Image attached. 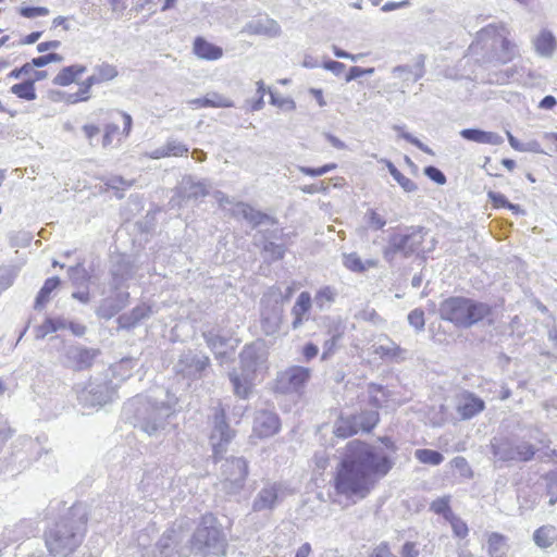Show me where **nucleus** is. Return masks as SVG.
Masks as SVG:
<instances>
[{"label":"nucleus","mask_w":557,"mask_h":557,"mask_svg":"<svg viewBox=\"0 0 557 557\" xmlns=\"http://www.w3.org/2000/svg\"><path fill=\"white\" fill-rule=\"evenodd\" d=\"M487 553L491 557H502L503 548L506 545V537L497 532L487 535Z\"/></svg>","instance_id":"c756f323"},{"label":"nucleus","mask_w":557,"mask_h":557,"mask_svg":"<svg viewBox=\"0 0 557 557\" xmlns=\"http://www.w3.org/2000/svg\"><path fill=\"white\" fill-rule=\"evenodd\" d=\"M87 72L83 64H72L59 71L53 78V84L60 87H66L72 84H78L79 78Z\"/></svg>","instance_id":"f8f14e48"},{"label":"nucleus","mask_w":557,"mask_h":557,"mask_svg":"<svg viewBox=\"0 0 557 557\" xmlns=\"http://www.w3.org/2000/svg\"><path fill=\"white\" fill-rule=\"evenodd\" d=\"M311 308V296L308 292H302L299 294L293 309L292 313L294 315L293 327H299L305 319V315L309 312Z\"/></svg>","instance_id":"a211bd4d"},{"label":"nucleus","mask_w":557,"mask_h":557,"mask_svg":"<svg viewBox=\"0 0 557 557\" xmlns=\"http://www.w3.org/2000/svg\"><path fill=\"white\" fill-rule=\"evenodd\" d=\"M188 104L193 109H203V108H231L233 107V101L221 94L211 92L205 97L195 98L188 101Z\"/></svg>","instance_id":"dca6fc26"},{"label":"nucleus","mask_w":557,"mask_h":557,"mask_svg":"<svg viewBox=\"0 0 557 557\" xmlns=\"http://www.w3.org/2000/svg\"><path fill=\"white\" fill-rule=\"evenodd\" d=\"M152 313L151 305L141 302L134 307L128 313L120 317L119 322L125 329H133Z\"/></svg>","instance_id":"2eb2a0df"},{"label":"nucleus","mask_w":557,"mask_h":557,"mask_svg":"<svg viewBox=\"0 0 557 557\" xmlns=\"http://www.w3.org/2000/svg\"><path fill=\"white\" fill-rule=\"evenodd\" d=\"M408 321L417 330H422L425 324L423 310H421V309L412 310L408 315Z\"/></svg>","instance_id":"37998d69"},{"label":"nucleus","mask_w":557,"mask_h":557,"mask_svg":"<svg viewBox=\"0 0 557 557\" xmlns=\"http://www.w3.org/2000/svg\"><path fill=\"white\" fill-rule=\"evenodd\" d=\"M556 537V529L553 525H542L537 528L533 533V540L535 544L541 548H547L552 546Z\"/></svg>","instance_id":"393cba45"},{"label":"nucleus","mask_w":557,"mask_h":557,"mask_svg":"<svg viewBox=\"0 0 557 557\" xmlns=\"http://www.w3.org/2000/svg\"><path fill=\"white\" fill-rule=\"evenodd\" d=\"M193 52L202 60L215 61L222 58L223 49L209 42L203 37H196L193 42Z\"/></svg>","instance_id":"ddd939ff"},{"label":"nucleus","mask_w":557,"mask_h":557,"mask_svg":"<svg viewBox=\"0 0 557 557\" xmlns=\"http://www.w3.org/2000/svg\"><path fill=\"white\" fill-rule=\"evenodd\" d=\"M82 131H83L85 137L87 138V140L89 141V144L94 145V139L99 135L101 129L96 124L89 123V124H85L83 126Z\"/></svg>","instance_id":"de8ad7c7"},{"label":"nucleus","mask_w":557,"mask_h":557,"mask_svg":"<svg viewBox=\"0 0 557 557\" xmlns=\"http://www.w3.org/2000/svg\"><path fill=\"white\" fill-rule=\"evenodd\" d=\"M397 450L389 436H380L373 444L361 440L348 442L333 479L336 493L366 498L394 468Z\"/></svg>","instance_id":"f257e3e1"},{"label":"nucleus","mask_w":557,"mask_h":557,"mask_svg":"<svg viewBox=\"0 0 557 557\" xmlns=\"http://www.w3.org/2000/svg\"><path fill=\"white\" fill-rule=\"evenodd\" d=\"M487 197L491 201V205L494 209L507 208L512 212H519V206L510 203L507 198L493 190L487 193Z\"/></svg>","instance_id":"7c9ffc66"},{"label":"nucleus","mask_w":557,"mask_h":557,"mask_svg":"<svg viewBox=\"0 0 557 557\" xmlns=\"http://www.w3.org/2000/svg\"><path fill=\"white\" fill-rule=\"evenodd\" d=\"M401 557H419L420 552L414 542H406L400 550Z\"/></svg>","instance_id":"09e8293b"},{"label":"nucleus","mask_w":557,"mask_h":557,"mask_svg":"<svg viewBox=\"0 0 557 557\" xmlns=\"http://www.w3.org/2000/svg\"><path fill=\"white\" fill-rule=\"evenodd\" d=\"M270 96H271V103L273 106L277 107L278 109L285 110V111L295 110L296 104L293 99H290L288 97H284L276 92H272V91H270Z\"/></svg>","instance_id":"c9c22d12"},{"label":"nucleus","mask_w":557,"mask_h":557,"mask_svg":"<svg viewBox=\"0 0 557 557\" xmlns=\"http://www.w3.org/2000/svg\"><path fill=\"white\" fill-rule=\"evenodd\" d=\"M535 49L539 53L543 55L550 54L555 47L556 41L552 33L543 30L534 41Z\"/></svg>","instance_id":"cd10ccee"},{"label":"nucleus","mask_w":557,"mask_h":557,"mask_svg":"<svg viewBox=\"0 0 557 557\" xmlns=\"http://www.w3.org/2000/svg\"><path fill=\"white\" fill-rule=\"evenodd\" d=\"M343 263L346 269L351 272L362 273L370 268L376 267L377 262L375 260H366L363 261L360 256L356 252H351L344 256Z\"/></svg>","instance_id":"4be33fe9"},{"label":"nucleus","mask_w":557,"mask_h":557,"mask_svg":"<svg viewBox=\"0 0 557 557\" xmlns=\"http://www.w3.org/2000/svg\"><path fill=\"white\" fill-rule=\"evenodd\" d=\"M430 510L435 515L443 516L447 521L450 517L455 516L450 507V496L445 495L437 497L430 504Z\"/></svg>","instance_id":"bb28decb"},{"label":"nucleus","mask_w":557,"mask_h":557,"mask_svg":"<svg viewBox=\"0 0 557 557\" xmlns=\"http://www.w3.org/2000/svg\"><path fill=\"white\" fill-rule=\"evenodd\" d=\"M206 531L208 533V537H210L213 543L220 542L222 540L221 532L219 530H216V529H212V530L206 529Z\"/></svg>","instance_id":"338daca9"},{"label":"nucleus","mask_w":557,"mask_h":557,"mask_svg":"<svg viewBox=\"0 0 557 557\" xmlns=\"http://www.w3.org/2000/svg\"><path fill=\"white\" fill-rule=\"evenodd\" d=\"M355 416L357 417L359 430L364 433H370L380 422L377 410H364Z\"/></svg>","instance_id":"b1692460"},{"label":"nucleus","mask_w":557,"mask_h":557,"mask_svg":"<svg viewBox=\"0 0 557 557\" xmlns=\"http://www.w3.org/2000/svg\"><path fill=\"white\" fill-rule=\"evenodd\" d=\"M440 318L456 329L467 330L485 320L492 321L493 308L486 302L465 296H449L441 301Z\"/></svg>","instance_id":"f03ea898"},{"label":"nucleus","mask_w":557,"mask_h":557,"mask_svg":"<svg viewBox=\"0 0 557 557\" xmlns=\"http://www.w3.org/2000/svg\"><path fill=\"white\" fill-rule=\"evenodd\" d=\"M287 385L296 392L301 391L311 377L309 368L301 366L289 367L284 373Z\"/></svg>","instance_id":"f3484780"},{"label":"nucleus","mask_w":557,"mask_h":557,"mask_svg":"<svg viewBox=\"0 0 557 557\" xmlns=\"http://www.w3.org/2000/svg\"><path fill=\"white\" fill-rule=\"evenodd\" d=\"M449 465L461 478L471 479L473 476V471L465 457L457 456L450 460Z\"/></svg>","instance_id":"2f4dec72"},{"label":"nucleus","mask_w":557,"mask_h":557,"mask_svg":"<svg viewBox=\"0 0 557 557\" xmlns=\"http://www.w3.org/2000/svg\"><path fill=\"white\" fill-rule=\"evenodd\" d=\"M410 239L409 235H397L393 238V246L396 250H401L407 245L408 240Z\"/></svg>","instance_id":"6e6d98bb"},{"label":"nucleus","mask_w":557,"mask_h":557,"mask_svg":"<svg viewBox=\"0 0 557 557\" xmlns=\"http://www.w3.org/2000/svg\"><path fill=\"white\" fill-rule=\"evenodd\" d=\"M319 348L312 343H308L302 348V356L305 360L309 361L318 356Z\"/></svg>","instance_id":"3c124183"},{"label":"nucleus","mask_w":557,"mask_h":557,"mask_svg":"<svg viewBox=\"0 0 557 557\" xmlns=\"http://www.w3.org/2000/svg\"><path fill=\"white\" fill-rule=\"evenodd\" d=\"M150 158H152V159L168 158V154H165V147L156 149L153 152L150 153Z\"/></svg>","instance_id":"774afa93"},{"label":"nucleus","mask_w":557,"mask_h":557,"mask_svg":"<svg viewBox=\"0 0 557 557\" xmlns=\"http://www.w3.org/2000/svg\"><path fill=\"white\" fill-rule=\"evenodd\" d=\"M451 527L453 533L458 539H466L469 534V528L466 521H463L458 516L450 517L449 520H447Z\"/></svg>","instance_id":"72a5a7b5"},{"label":"nucleus","mask_w":557,"mask_h":557,"mask_svg":"<svg viewBox=\"0 0 557 557\" xmlns=\"http://www.w3.org/2000/svg\"><path fill=\"white\" fill-rule=\"evenodd\" d=\"M543 479L546 483V492L550 496L549 505L557 503V471L546 473Z\"/></svg>","instance_id":"473e14b6"},{"label":"nucleus","mask_w":557,"mask_h":557,"mask_svg":"<svg viewBox=\"0 0 557 557\" xmlns=\"http://www.w3.org/2000/svg\"><path fill=\"white\" fill-rule=\"evenodd\" d=\"M312 552L311 545L309 543H304L295 554V557H309Z\"/></svg>","instance_id":"680f3d73"},{"label":"nucleus","mask_w":557,"mask_h":557,"mask_svg":"<svg viewBox=\"0 0 557 557\" xmlns=\"http://www.w3.org/2000/svg\"><path fill=\"white\" fill-rule=\"evenodd\" d=\"M99 355L100 350L97 348H77L71 357L72 370L76 372L89 370L95 364Z\"/></svg>","instance_id":"9d476101"},{"label":"nucleus","mask_w":557,"mask_h":557,"mask_svg":"<svg viewBox=\"0 0 557 557\" xmlns=\"http://www.w3.org/2000/svg\"><path fill=\"white\" fill-rule=\"evenodd\" d=\"M424 174L438 185H444L446 183V176L444 173L433 165L426 166L424 169Z\"/></svg>","instance_id":"a18cd8bd"},{"label":"nucleus","mask_w":557,"mask_h":557,"mask_svg":"<svg viewBox=\"0 0 557 557\" xmlns=\"http://www.w3.org/2000/svg\"><path fill=\"white\" fill-rule=\"evenodd\" d=\"M41 32H33L21 39L22 45H32L35 44L40 37Z\"/></svg>","instance_id":"bf43d9fd"},{"label":"nucleus","mask_w":557,"mask_h":557,"mask_svg":"<svg viewBox=\"0 0 557 557\" xmlns=\"http://www.w3.org/2000/svg\"><path fill=\"white\" fill-rule=\"evenodd\" d=\"M278 498L277 488L275 486L264 487L258 494L253 508L255 510L272 509Z\"/></svg>","instance_id":"412c9836"},{"label":"nucleus","mask_w":557,"mask_h":557,"mask_svg":"<svg viewBox=\"0 0 557 557\" xmlns=\"http://www.w3.org/2000/svg\"><path fill=\"white\" fill-rule=\"evenodd\" d=\"M60 45H61V42L59 40L44 41V42H40L37 45V51L45 52L50 49H55V48L60 47Z\"/></svg>","instance_id":"4d7b16f0"},{"label":"nucleus","mask_w":557,"mask_h":557,"mask_svg":"<svg viewBox=\"0 0 557 557\" xmlns=\"http://www.w3.org/2000/svg\"><path fill=\"white\" fill-rule=\"evenodd\" d=\"M18 13L23 17L35 18L38 16H47L50 11L46 7H21Z\"/></svg>","instance_id":"4c0bfd02"},{"label":"nucleus","mask_w":557,"mask_h":557,"mask_svg":"<svg viewBox=\"0 0 557 557\" xmlns=\"http://www.w3.org/2000/svg\"><path fill=\"white\" fill-rule=\"evenodd\" d=\"M310 92L321 107L325 106V100H324L323 92L321 89L313 88L310 90Z\"/></svg>","instance_id":"69168bd1"},{"label":"nucleus","mask_w":557,"mask_h":557,"mask_svg":"<svg viewBox=\"0 0 557 557\" xmlns=\"http://www.w3.org/2000/svg\"><path fill=\"white\" fill-rule=\"evenodd\" d=\"M75 534L67 530L65 525H55L54 529L49 530L45 534V543L51 556H57L74 539Z\"/></svg>","instance_id":"39448f33"},{"label":"nucleus","mask_w":557,"mask_h":557,"mask_svg":"<svg viewBox=\"0 0 557 557\" xmlns=\"http://www.w3.org/2000/svg\"><path fill=\"white\" fill-rule=\"evenodd\" d=\"M131 185L132 184L127 183L122 176H114L107 182V186L112 187V188L125 189V188L131 187Z\"/></svg>","instance_id":"603ef678"},{"label":"nucleus","mask_w":557,"mask_h":557,"mask_svg":"<svg viewBox=\"0 0 557 557\" xmlns=\"http://www.w3.org/2000/svg\"><path fill=\"white\" fill-rule=\"evenodd\" d=\"M281 422L277 414L263 411L255 420L253 433L259 438L276 434L280 431Z\"/></svg>","instance_id":"1a4fd4ad"},{"label":"nucleus","mask_w":557,"mask_h":557,"mask_svg":"<svg viewBox=\"0 0 557 557\" xmlns=\"http://www.w3.org/2000/svg\"><path fill=\"white\" fill-rule=\"evenodd\" d=\"M65 327V323L61 319L47 318L42 324L39 326V332L41 336H46L48 334L54 333L61 329Z\"/></svg>","instance_id":"f704fd0d"},{"label":"nucleus","mask_w":557,"mask_h":557,"mask_svg":"<svg viewBox=\"0 0 557 557\" xmlns=\"http://www.w3.org/2000/svg\"><path fill=\"white\" fill-rule=\"evenodd\" d=\"M360 432L357 417H339L335 423L334 434L338 438H348Z\"/></svg>","instance_id":"6ab92c4d"},{"label":"nucleus","mask_w":557,"mask_h":557,"mask_svg":"<svg viewBox=\"0 0 557 557\" xmlns=\"http://www.w3.org/2000/svg\"><path fill=\"white\" fill-rule=\"evenodd\" d=\"M336 166L337 165L335 163L324 164L319 168L301 166L300 172L308 176H321L332 170H335Z\"/></svg>","instance_id":"a19ab883"},{"label":"nucleus","mask_w":557,"mask_h":557,"mask_svg":"<svg viewBox=\"0 0 557 557\" xmlns=\"http://www.w3.org/2000/svg\"><path fill=\"white\" fill-rule=\"evenodd\" d=\"M484 409V400L473 393H466L457 407V411L463 420L472 419Z\"/></svg>","instance_id":"9b49d317"},{"label":"nucleus","mask_w":557,"mask_h":557,"mask_svg":"<svg viewBox=\"0 0 557 557\" xmlns=\"http://www.w3.org/2000/svg\"><path fill=\"white\" fill-rule=\"evenodd\" d=\"M47 71L34 73V76H24L25 79L10 87V92L21 100L34 101L37 98L35 84L47 78Z\"/></svg>","instance_id":"0eeeda50"},{"label":"nucleus","mask_w":557,"mask_h":557,"mask_svg":"<svg viewBox=\"0 0 557 557\" xmlns=\"http://www.w3.org/2000/svg\"><path fill=\"white\" fill-rule=\"evenodd\" d=\"M535 450L532 445L530 444H523L516 448L513 459L520 460V461H529L534 457Z\"/></svg>","instance_id":"79ce46f5"},{"label":"nucleus","mask_w":557,"mask_h":557,"mask_svg":"<svg viewBox=\"0 0 557 557\" xmlns=\"http://www.w3.org/2000/svg\"><path fill=\"white\" fill-rule=\"evenodd\" d=\"M414 457L420 463L430 466H438L444 460V456L440 451L429 448L417 449Z\"/></svg>","instance_id":"c85d7f7f"},{"label":"nucleus","mask_w":557,"mask_h":557,"mask_svg":"<svg viewBox=\"0 0 557 557\" xmlns=\"http://www.w3.org/2000/svg\"><path fill=\"white\" fill-rule=\"evenodd\" d=\"M367 223L373 230H381L385 226L386 221L376 210L371 209L367 212Z\"/></svg>","instance_id":"58836bf2"},{"label":"nucleus","mask_w":557,"mask_h":557,"mask_svg":"<svg viewBox=\"0 0 557 557\" xmlns=\"http://www.w3.org/2000/svg\"><path fill=\"white\" fill-rule=\"evenodd\" d=\"M301 190L306 194L324 193L327 190V186L323 182L319 184H310L301 187Z\"/></svg>","instance_id":"864d4df0"},{"label":"nucleus","mask_w":557,"mask_h":557,"mask_svg":"<svg viewBox=\"0 0 557 557\" xmlns=\"http://www.w3.org/2000/svg\"><path fill=\"white\" fill-rule=\"evenodd\" d=\"M557 104L555 97L546 96L540 102V108L545 110H550Z\"/></svg>","instance_id":"052dcab7"},{"label":"nucleus","mask_w":557,"mask_h":557,"mask_svg":"<svg viewBox=\"0 0 557 557\" xmlns=\"http://www.w3.org/2000/svg\"><path fill=\"white\" fill-rule=\"evenodd\" d=\"M116 115L121 119L122 126H120L112 113L108 114L106 121L102 123L101 146L103 148L121 143L131 134L133 126L132 116L126 112H116Z\"/></svg>","instance_id":"20e7f679"},{"label":"nucleus","mask_w":557,"mask_h":557,"mask_svg":"<svg viewBox=\"0 0 557 557\" xmlns=\"http://www.w3.org/2000/svg\"><path fill=\"white\" fill-rule=\"evenodd\" d=\"M483 33L486 35L500 37L502 53L497 55V60L500 63L505 64L513 59V44L507 38L506 35H504V33H506L504 27L488 25L483 29Z\"/></svg>","instance_id":"4468645a"},{"label":"nucleus","mask_w":557,"mask_h":557,"mask_svg":"<svg viewBox=\"0 0 557 557\" xmlns=\"http://www.w3.org/2000/svg\"><path fill=\"white\" fill-rule=\"evenodd\" d=\"M52 26L53 27L61 26L64 29H69L67 18L64 16H58V17L53 18Z\"/></svg>","instance_id":"0e129e2a"},{"label":"nucleus","mask_w":557,"mask_h":557,"mask_svg":"<svg viewBox=\"0 0 557 557\" xmlns=\"http://www.w3.org/2000/svg\"><path fill=\"white\" fill-rule=\"evenodd\" d=\"M384 163L391 173V175L394 177V180L399 184V186L407 193H412L417 190L416 183L405 176L389 160H384Z\"/></svg>","instance_id":"a878e982"},{"label":"nucleus","mask_w":557,"mask_h":557,"mask_svg":"<svg viewBox=\"0 0 557 557\" xmlns=\"http://www.w3.org/2000/svg\"><path fill=\"white\" fill-rule=\"evenodd\" d=\"M264 249L267 251H270L275 259H282L284 256V250L280 246H277L273 243L265 245Z\"/></svg>","instance_id":"13d9d810"},{"label":"nucleus","mask_w":557,"mask_h":557,"mask_svg":"<svg viewBox=\"0 0 557 557\" xmlns=\"http://www.w3.org/2000/svg\"><path fill=\"white\" fill-rule=\"evenodd\" d=\"M164 147L168 157H183L188 153V148L181 143L169 141Z\"/></svg>","instance_id":"ea45409f"},{"label":"nucleus","mask_w":557,"mask_h":557,"mask_svg":"<svg viewBox=\"0 0 557 557\" xmlns=\"http://www.w3.org/2000/svg\"><path fill=\"white\" fill-rule=\"evenodd\" d=\"M372 72H373V69L364 70L359 66H352L349 69V71L347 73L346 81L350 82V81L356 79L364 74H370Z\"/></svg>","instance_id":"8fccbe9b"},{"label":"nucleus","mask_w":557,"mask_h":557,"mask_svg":"<svg viewBox=\"0 0 557 557\" xmlns=\"http://www.w3.org/2000/svg\"><path fill=\"white\" fill-rule=\"evenodd\" d=\"M257 92H258V96H259V100L257 101L256 104L252 106L253 110H259L263 106V97L267 94V88H265V85H264V83L262 81L257 82Z\"/></svg>","instance_id":"5fc2aeb1"},{"label":"nucleus","mask_w":557,"mask_h":557,"mask_svg":"<svg viewBox=\"0 0 557 557\" xmlns=\"http://www.w3.org/2000/svg\"><path fill=\"white\" fill-rule=\"evenodd\" d=\"M335 299V293L332 287L324 286L320 288L315 295V302L319 308H323L326 304L333 302Z\"/></svg>","instance_id":"e433bc0d"},{"label":"nucleus","mask_w":557,"mask_h":557,"mask_svg":"<svg viewBox=\"0 0 557 557\" xmlns=\"http://www.w3.org/2000/svg\"><path fill=\"white\" fill-rule=\"evenodd\" d=\"M60 284L61 280L58 276L47 278L36 296L35 306L37 308L44 307L50 300L51 293L54 292Z\"/></svg>","instance_id":"5701e85b"},{"label":"nucleus","mask_w":557,"mask_h":557,"mask_svg":"<svg viewBox=\"0 0 557 557\" xmlns=\"http://www.w3.org/2000/svg\"><path fill=\"white\" fill-rule=\"evenodd\" d=\"M228 376L234 394L242 399L248 398L252 392L255 370L243 368L242 373L232 372Z\"/></svg>","instance_id":"6e6552de"},{"label":"nucleus","mask_w":557,"mask_h":557,"mask_svg":"<svg viewBox=\"0 0 557 557\" xmlns=\"http://www.w3.org/2000/svg\"><path fill=\"white\" fill-rule=\"evenodd\" d=\"M119 75L117 69L109 63H102L95 69V73L81 82L77 91L69 94L66 102L74 104L88 101L91 98V87L114 79Z\"/></svg>","instance_id":"7ed1b4c3"},{"label":"nucleus","mask_w":557,"mask_h":557,"mask_svg":"<svg viewBox=\"0 0 557 557\" xmlns=\"http://www.w3.org/2000/svg\"><path fill=\"white\" fill-rule=\"evenodd\" d=\"M403 352L401 348L397 345L392 347L379 346L375 348V354L381 358H396Z\"/></svg>","instance_id":"c03bdc74"},{"label":"nucleus","mask_w":557,"mask_h":557,"mask_svg":"<svg viewBox=\"0 0 557 557\" xmlns=\"http://www.w3.org/2000/svg\"><path fill=\"white\" fill-rule=\"evenodd\" d=\"M62 60V55L55 52L34 58L32 61L26 62L22 66L13 69L8 74V78L18 79L22 78V76H34V73L39 72L36 71L35 67H42L51 62H61Z\"/></svg>","instance_id":"423d86ee"},{"label":"nucleus","mask_w":557,"mask_h":557,"mask_svg":"<svg viewBox=\"0 0 557 557\" xmlns=\"http://www.w3.org/2000/svg\"><path fill=\"white\" fill-rule=\"evenodd\" d=\"M462 138L479 143V144H490V145H498L502 141V138L492 132H485L476 128H466L460 132Z\"/></svg>","instance_id":"aec40b11"},{"label":"nucleus","mask_w":557,"mask_h":557,"mask_svg":"<svg viewBox=\"0 0 557 557\" xmlns=\"http://www.w3.org/2000/svg\"><path fill=\"white\" fill-rule=\"evenodd\" d=\"M408 4L407 1H403V2H386L383 7H382V10L384 12H388V11H393V10H396V9H399L404 5Z\"/></svg>","instance_id":"e2e57ef3"},{"label":"nucleus","mask_w":557,"mask_h":557,"mask_svg":"<svg viewBox=\"0 0 557 557\" xmlns=\"http://www.w3.org/2000/svg\"><path fill=\"white\" fill-rule=\"evenodd\" d=\"M369 557H396L387 542H381L379 545L373 547Z\"/></svg>","instance_id":"49530a36"}]
</instances>
